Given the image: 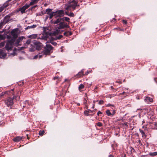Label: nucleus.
<instances>
[{
    "mask_svg": "<svg viewBox=\"0 0 157 157\" xmlns=\"http://www.w3.org/2000/svg\"><path fill=\"white\" fill-rule=\"evenodd\" d=\"M19 29L16 28L13 29L11 32V35L13 39L8 41L5 46L6 49L8 51L12 50L13 48L14 40L17 37Z\"/></svg>",
    "mask_w": 157,
    "mask_h": 157,
    "instance_id": "obj_1",
    "label": "nucleus"
},
{
    "mask_svg": "<svg viewBox=\"0 0 157 157\" xmlns=\"http://www.w3.org/2000/svg\"><path fill=\"white\" fill-rule=\"evenodd\" d=\"M77 2L75 0H70L68 2L67 6L66 7V10L71 11L72 10H75L77 6Z\"/></svg>",
    "mask_w": 157,
    "mask_h": 157,
    "instance_id": "obj_2",
    "label": "nucleus"
},
{
    "mask_svg": "<svg viewBox=\"0 0 157 157\" xmlns=\"http://www.w3.org/2000/svg\"><path fill=\"white\" fill-rule=\"evenodd\" d=\"M53 48L50 44H47L44 47V49L43 52H41L43 55H49L53 52Z\"/></svg>",
    "mask_w": 157,
    "mask_h": 157,
    "instance_id": "obj_3",
    "label": "nucleus"
},
{
    "mask_svg": "<svg viewBox=\"0 0 157 157\" xmlns=\"http://www.w3.org/2000/svg\"><path fill=\"white\" fill-rule=\"evenodd\" d=\"M68 25L64 22H60L58 28H56L53 32V34L56 35L60 32V29H64L65 27H67Z\"/></svg>",
    "mask_w": 157,
    "mask_h": 157,
    "instance_id": "obj_4",
    "label": "nucleus"
},
{
    "mask_svg": "<svg viewBox=\"0 0 157 157\" xmlns=\"http://www.w3.org/2000/svg\"><path fill=\"white\" fill-rule=\"evenodd\" d=\"M156 123L155 122L149 123L147 125V126L145 127V130L148 129L150 131L151 129H157Z\"/></svg>",
    "mask_w": 157,
    "mask_h": 157,
    "instance_id": "obj_5",
    "label": "nucleus"
},
{
    "mask_svg": "<svg viewBox=\"0 0 157 157\" xmlns=\"http://www.w3.org/2000/svg\"><path fill=\"white\" fill-rule=\"evenodd\" d=\"M54 12L56 17H61L64 15V11L63 10H58Z\"/></svg>",
    "mask_w": 157,
    "mask_h": 157,
    "instance_id": "obj_6",
    "label": "nucleus"
},
{
    "mask_svg": "<svg viewBox=\"0 0 157 157\" xmlns=\"http://www.w3.org/2000/svg\"><path fill=\"white\" fill-rule=\"evenodd\" d=\"M143 111H144L145 113H147V114L149 115H151L153 116L154 114V113L153 112V111L150 108H148L147 109H143L142 110Z\"/></svg>",
    "mask_w": 157,
    "mask_h": 157,
    "instance_id": "obj_7",
    "label": "nucleus"
},
{
    "mask_svg": "<svg viewBox=\"0 0 157 157\" xmlns=\"http://www.w3.org/2000/svg\"><path fill=\"white\" fill-rule=\"evenodd\" d=\"M25 37L23 36H21L19 37L18 39L16 40V41L15 43H14L13 45L15 44V45L16 46L20 45V42Z\"/></svg>",
    "mask_w": 157,
    "mask_h": 157,
    "instance_id": "obj_8",
    "label": "nucleus"
},
{
    "mask_svg": "<svg viewBox=\"0 0 157 157\" xmlns=\"http://www.w3.org/2000/svg\"><path fill=\"white\" fill-rule=\"evenodd\" d=\"M6 52L4 48L0 49V57L2 58H5L6 56Z\"/></svg>",
    "mask_w": 157,
    "mask_h": 157,
    "instance_id": "obj_9",
    "label": "nucleus"
},
{
    "mask_svg": "<svg viewBox=\"0 0 157 157\" xmlns=\"http://www.w3.org/2000/svg\"><path fill=\"white\" fill-rule=\"evenodd\" d=\"M29 6V5H28L26 4L22 8H20L19 10L22 13H24L25 12V10L28 8Z\"/></svg>",
    "mask_w": 157,
    "mask_h": 157,
    "instance_id": "obj_10",
    "label": "nucleus"
},
{
    "mask_svg": "<svg viewBox=\"0 0 157 157\" xmlns=\"http://www.w3.org/2000/svg\"><path fill=\"white\" fill-rule=\"evenodd\" d=\"M6 103L8 106L12 105L13 104V99L11 98H9L7 99Z\"/></svg>",
    "mask_w": 157,
    "mask_h": 157,
    "instance_id": "obj_11",
    "label": "nucleus"
},
{
    "mask_svg": "<svg viewBox=\"0 0 157 157\" xmlns=\"http://www.w3.org/2000/svg\"><path fill=\"white\" fill-rule=\"evenodd\" d=\"M44 33H45V35H44V36H42V38L43 39L47 40V38L49 37V36H50V33H48L47 32H44Z\"/></svg>",
    "mask_w": 157,
    "mask_h": 157,
    "instance_id": "obj_12",
    "label": "nucleus"
},
{
    "mask_svg": "<svg viewBox=\"0 0 157 157\" xmlns=\"http://www.w3.org/2000/svg\"><path fill=\"white\" fill-rule=\"evenodd\" d=\"M43 55L41 52L40 53H39V54L35 56L33 58V59H36L37 58L40 59L42 58Z\"/></svg>",
    "mask_w": 157,
    "mask_h": 157,
    "instance_id": "obj_13",
    "label": "nucleus"
},
{
    "mask_svg": "<svg viewBox=\"0 0 157 157\" xmlns=\"http://www.w3.org/2000/svg\"><path fill=\"white\" fill-rule=\"evenodd\" d=\"M36 49L38 50H40L41 49L42 44L39 43L35 45Z\"/></svg>",
    "mask_w": 157,
    "mask_h": 157,
    "instance_id": "obj_14",
    "label": "nucleus"
},
{
    "mask_svg": "<svg viewBox=\"0 0 157 157\" xmlns=\"http://www.w3.org/2000/svg\"><path fill=\"white\" fill-rule=\"evenodd\" d=\"M38 1V0H32L30 3V4L28 5H29L30 6H32L35 4L37 3Z\"/></svg>",
    "mask_w": 157,
    "mask_h": 157,
    "instance_id": "obj_15",
    "label": "nucleus"
},
{
    "mask_svg": "<svg viewBox=\"0 0 157 157\" xmlns=\"http://www.w3.org/2000/svg\"><path fill=\"white\" fill-rule=\"evenodd\" d=\"M83 70H82L81 71L78 73L76 75L77 77L79 78L81 77L82 76L84 75L83 74Z\"/></svg>",
    "mask_w": 157,
    "mask_h": 157,
    "instance_id": "obj_16",
    "label": "nucleus"
},
{
    "mask_svg": "<svg viewBox=\"0 0 157 157\" xmlns=\"http://www.w3.org/2000/svg\"><path fill=\"white\" fill-rule=\"evenodd\" d=\"M61 20V19L60 18H59L57 19L56 21L54 22L52 20L51 21L52 23H53L54 24H57L59 23L60 21Z\"/></svg>",
    "mask_w": 157,
    "mask_h": 157,
    "instance_id": "obj_17",
    "label": "nucleus"
},
{
    "mask_svg": "<svg viewBox=\"0 0 157 157\" xmlns=\"http://www.w3.org/2000/svg\"><path fill=\"white\" fill-rule=\"evenodd\" d=\"M145 100L147 102H152L153 99L149 97H147L146 98Z\"/></svg>",
    "mask_w": 157,
    "mask_h": 157,
    "instance_id": "obj_18",
    "label": "nucleus"
},
{
    "mask_svg": "<svg viewBox=\"0 0 157 157\" xmlns=\"http://www.w3.org/2000/svg\"><path fill=\"white\" fill-rule=\"evenodd\" d=\"M37 35V34H33L28 36V37L32 39H35L36 38Z\"/></svg>",
    "mask_w": 157,
    "mask_h": 157,
    "instance_id": "obj_19",
    "label": "nucleus"
},
{
    "mask_svg": "<svg viewBox=\"0 0 157 157\" xmlns=\"http://www.w3.org/2000/svg\"><path fill=\"white\" fill-rule=\"evenodd\" d=\"M92 111L90 110V109H87L85 110L84 112V113L86 116H89V113H92Z\"/></svg>",
    "mask_w": 157,
    "mask_h": 157,
    "instance_id": "obj_20",
    "label": "nucleus"
},
{
    "mask_svg": "<svg viewBox=\"0 0 157 157\" xmlns=\"http://www.w3.org/2000/svg\"><path fill=\"white\" fill-rule=\"evenodd\" d=\"M21 140V137L20 136L16 137L13 139V141L15 142H18Z\"/></svg>",
    "mask_w": 157,
    "mask_h": 157,
    "instance_id": "obj_21",
    "label": "nucleus"
},
{
    "mask_svg": "<svg viewBox=\"0 0 157 157\" xmlns=\"http://www.w3.org/2000/svg\"><path fill=\"white\" fill-rule=\"evenodd\" d=\"M36 25H32L31 26H28L27 28H25V29H33L36 28Z\"/></svg>",
    "mask_w": 157,
    "mask_h": 157,
    "instance_id": "obj_22",
    "label": "nucleus"
},
{
    "mask_svg": "<svg viewBox=\"0 0 157 157\" xmlns=\"http://www.w3.org/2000/svg\"><path fill=\"white\" fill-rule=\"evenodd\" d=\"M48 15L50 19H51L53 16H55V12H52Z\"/></svg>",
    "mask_w": 157,
    "mask_h": 157,
    "instance_id": "obj_23",
    "label": "nucleus"
},
{
    "mask_svg": "<svg viewBox=\"0 0 157 157\" xmlns=\"http://www.w3.org/2000/svg\"><path fill=\"white\" fill-rule=\"evenodd\" d=\"M24 104H25V105H22L23 107H27L26 106L27 105H29L30 104V103H29L28 101H26L24 102Z\"/></svg>",
    "mask_w": 157,
    "mask_h": 157,
    "instance_id": "obj_24",
    "label": "nucleus"
},
{
    "mask_svg": "<svg viewBox=\"0 0 157 157\" xmlns=\"http://www.w3.org/2000/svg\"><path fill=\"white\" fill-rule=\"evenodd\" d=\"M87 101L85 99H84L83 101V104L85 106V108L86 109L88 108V105L86 104Z\"/></svg>",
    "mask_w": 157,
    "mask_h": 157,
    "instance_id": "obj_25",
    "label": "nucleus"
},
{
    "mask_svg": "<svg viewBox=\"0 0 157 157\" xmlns=\"http://www.w3.org/2000/svg\"><path fill=\"white\" fill-rule=\"evenodd\" d=\"M52 9H47L46 10V13L49 15V13L52 12Z\"/></svg>",
    "mask_w": 157,
    "mask_h": 157,
    "instance_id": "obj_26",
    "label": "nucleus"
},
{
    "mask_svg": "<svg viewBox=\"0 0 157 157\" xmlns=\"http://www.w3.org/2000/svg\"><path fill=\"white\" fill-rule=\"evenodd\" d=\"M149 155L151 156H155L157 155V152H150L149 153Z\"/></svg>",
    "mask_w": 157,
    "mask_h": 157,
    "instance_id": "obj_27",
    "label": "nucleus"
},
{
    "mask_svg": "<svg viewBox=\"0 0 157 157\" xmlns=\"http://www.w3.org/2000/svg\"><path fill=\"white\" fill-rule=\"evenodd\" d=\"M84 86L83 84H81L78 87V89L80 91H81V90L84 88Z\"/></svg>",
    "mask_w": 157,
    "mask_h": 157,
    "instance_id": "obj_28",
    "label": "nucleus"
},
{
    "mask_svg": "<svg viewBox=\"0 0 157 157\" xmlns=\"http://www.w3.org/2000/svg\"><path fill=\"white\" fill-rule=\"evenodd\" d=\"M106 113L107 114L108 116H111L112 115V114L110 112L109 110H107L106 111Z\"/></svg>",
    "mask_w": 157,
    "mask_h": 157,
    "instance_id": "obj_29",
    "label": "nucleus"
},
{
    "mask_svg": "<svg viewBox=\"0 0 157 157\" xmlns=\"http://www.w3.org/2000/svg\"><path fill=\"white\" fill-rule=\"evenodd\" d=\"M6 6H3L0 7V13L2 11L5 7H6Z\"/></svg>",
    "mask_w": 157,
    "mask_h": 157,
    "instance_id": "obj_30",
    "label": "nucleus"
},
{
    "mask_svg": "<svg viewBox=\"0 0 157 157\" xmlns=\"http://www.w3.org/2000/svg\"><path fill=\"white\" fill-rule=\"evenodd\" d=\"M35 47H33L32 48H30L29 49V50L30 52H33L35 51Z\"/></svg>",
    "mask_w": 157,
    "mask_h": 157,
    "instance_id": "obj_31",
    "label": "nucleus"
},
{
    "mask_svg": "<svg viewBox=\"0 0 157 157\" xmlns=\"http://www.w3.org/2000/svg\"><path fill=\"white\" fill-rule=\"evenodd\" d=\"M54 79L55 80L57 79L58 81H60L61 80V78H60L59 77H58L55 76L54 78Z\"/></svg>",
    "mask_w": 157,
    "mask_h": 157,
    "instance_id": "obj_32",
    "label": "nucleus"
},
{
    "mask_svg": "<svg viewBox=\"0 0 157 157\" xmlns=\"http://www.w3.org/2000/svg\"><path fill=\"white\" fill-rule=\"evenodd\" d=\"M44 133V131H40L39 132V134L40 136H42Z\"/></svg>",
    "mask_w": 157,
    "mask_h": 157,
    "instance_id": "obj_33",
    "label": "nucleus"
},
{
    "mask_svg": "<svg viewBox=\"0 0 157 157\" xmlns=\"http://www.w3.org/2000/svg\"><path fill=\"white\" fill-rule=\"evenodd\" d=\"M64 19L65 21H66L67 22L69 21L70 19L69 18L67 17H64Z\"/></svg>",
    "mask_w": 157,
    "mask_h": 157,
    "instance_id": "obj_34",
    "label": "nucleus"
},
{
    "mask_svg": "<svg viewBox=\"0 0 157 157\" xmlns=\"http://www.w3.org/2000/svg\"><path fill=\"white\" fill-rule=\"evenodd\" d=\"M140 131L141 133L142 134V136H144L145 135V133L143 131L140 129Z\"/></svg>",
    "mask_w": 157,
    "mask_h": 157,
    "instance_id": "obj_35",
    "label": "nucleus"
},
{
    "mask_svg": "<svg viewBox=\"0 0 157 157\" xmlns=\"http://www.w3.org/2000/svg\"><path fill=\"white\" fill-rule=\"evenodd\" d=\"M68 16L71 17H73L74 16V15L72 13H69Z\"/></svg>",
    "mask_w": 157,
    "mask_h": 157,
    "instance_id": "obj_36",
    "label": "nucleus"
},
{
    "mask_svg": "<svg viewBox=\"0 0 157 157\" xmlns=\"http://www.w3.org/2000/svg\"><path fill=\"white\" fill-rule=\"evenodd\" d=\"M31 41V40H30V39L28 40H27L26 41V43L27 44H30Z\"/></svg>",
    "mask_w": 157,
    "mask_h": 157,
    "instance_id": "obj_37",
    "label": "nucleus"
},
{
    "mask_svg": "<svg viewBox=\"0 0 157 157\" xmlns=\"http://www.w3.org/2000/svg\"><path fill=\"white\" fill-rule=\"evenodd\" d=\"M10 56H14L16 54L14 52H13V53L9 54Z\"/></svg>",
    "mask_w": 157,
    "mask_h": 157,
    "instance_id": "obj_38",
    "label": "nucleus"
},
{
    "mask_svg": "<svg viewBox=\"0 0 157 157\" xmlns=\"http://www.w3.org/2000/svg\"><path fill=\"white\" fill-rule=\"evenodd\" d=\"M97 125L99 126H101L102 125V124L101 122H98L97 123Z\"/></svg>",
    "mask_w": 157,
    "mask_h": 157,
    "instance_id": "obj_39",
    "label": "nucleus"
},
{
    "mask_svg": "<svg viewBox=\"0 0 157 157\" xmlns=\"http://www.w3.org/2000/svg\"><path fill=\"white\" fill-rule=\"evenodd\" d=\"M103 102H104L102 100H101L99 102V105L102 104H103Z\"/></svg>",
    "mask_w": 157,
    "mask_h": 157,
    "instance_id": "obj_40",
    "label": "nucleus"
},
{
    "mask_svg": "<svg viewBox=\"0 0 157 157\" xmlns=\"http://www.w3.org/2000/svg\"><path fill=\"white\" fill-rule=\"evenodd\" d=\"M51 43L54 46H56L57 45V44L56 42H51Z\"/></svg>",
    "mask_w": 157,
    "mask_h": 157,
    "instance_id": "obj_41",
    "label": "nucleus"
},
{
    "mask_svg": "<svg viewBox=\"0 0 157 157\" xmlns=\"http://www.w3.org/2000/svg\"><path fill=\"white\" fill-rule=\"evenodd\" d=\"M91 72V71H86L85 73L84 74V75H88V74L89 73H90V72Z\"/></svg>",
    "mask_w": 157,
    "mask_h": 157,
    "instance_id": "obj_42",
    "label": "nucleus"
},
{
    "mask_svg": "<svg viewBox=\"0 0 157 157\" xmlns=\"http://www.w3.org/2000/svg\"><path fill=\"white\" fill-rule=\"evenodd\" d=\"M101 113L100 111H99L98 112L97 115L98 116H99L100 114H101Z\"/></svg>",
    "mask_w": 157,
    "mask_h": 157,
    "instance_id": "obj_43",
    "label": "nucleus"
},
{
    "mask_svg": "<svg viewBox=\"0 0 157 157\" xmlns=\"http://www.w3.org/2000/svg\"><path fill=\"white\" fill-rule=\"evenodd\" d=\"M6 93H7V92H5L4 93H2L1 94V96H2L4 95V94H5Z\"/></svg>",
    "mask_w": 157,
    "mask_h": 157,
    "instance_id": "obj_44",
    "label": "nucleus"
},
{
    "mask_svg": "<svg viewBox=\"0 0 157 157\" xmlns=\"http://www.w3.org/2000/svg\"><path fill=\"white\" fill-rule=\"evenodd\" d=\"M62 37V36L61 35L59 36L58 37V39H60Z\"/></svg>",
    "mask_w": 157,
    "mask_h": 157,
    "instance_id": "obj_45",
    "label": "nucleus"
},
{
    "mask_svg": "<svg viewBox=\"0 0 157 157\" xmlns=\"http://www.w3.org/2000/svg\"><path fill=\"white\" fill-rule=\"evenodd\" d=\"M113 106V105H111L110 104H108V105H106V106Z\"/></svg>",
    "mask_w": 157,
    "mask_h": 157,
    "instance_id": "obj_46",
    "label": "nucleus"
},
{
    "mask_svg": "<svg viewBox=\"0 0 157 157\" xmlns=\"http://www.w3.org/2000/svg\"><path fill=\"white\" fill-rule=\"evenodd\" d=\"M123 22L124 23V24H126L127 23V22L125 20H123Z\"/></svg>",
    "mask_w": 157,
    "mask_h": 157,
    "instance_id": "obj_47",
    "label": "nucleus"
},
{
    "mask_svg": "<svg viewBox=\"0 0 157 157\" xmlns=\"http://www.w3.org/2000/svg\"><path fill=\"white\" fill-rule=\"evenodd\" d=\"M138 142L139 143V144H141V141L140 140H138Z\"/></svg>",
    "mask_w": 157,
    "mask_h": 157,
    "instance_id": "obj_48",
    "label": "nucleus"
},
{
    "mask_svg": "<svg viewBox=\"0 0 157 157\" xmlns=\"http://www.w3.org/2000/svg\"><path fill=\"white\" fill-rule=\"evenodd\" d=\"M115 112L113 110L112 115H114L115 114Z\"/></svg>",
    "mask_w": 157,
    "mask_h": 157,
    "instance_id": "obj_49",
    "label": "nucleus"
},
{
    "mask_svg": "<svg viewBox=\"0 0 157 157\" xmlns=\"http://www.w3.org/2000/svg\"><path fill=\"white\" fill-rule=\"evenodd\" d=\"M65 13L67 15H68L69 13L67 11L65 12Z\"/></svg>",
    "mask_w": 157,
    "mask_h": 157,
    "instance_id": "obj_50",
    "label": "nucleus"
},
{
    "mask_svg": "<svg viewBox=\"0 0 157 157\" xmlns=\"http://www.w3.org/2000/svg\"><path fill=\"white\" fill-rule=\"evenodd\" d=\"M154 80L155 81V82L157 83V81L156 80V78H154Z\"/></svg>",
    "mask_w": 157,
    "mask_h": 157,
    "instance_id": "obj_51",
    "label": "nucleus"
},
{
    "mask_svg": "<svg viewBox=\"0 0 157 157\" xmlns=\"http://www.w3.org/2000/svg\"><path fill=\"white\" fill-rule=\"evenodd\" d=\"M142 157H147L146 155H142Z\"/></svg>",
    "mask_w": 157,
    "mask_h": 157,
    "instance_id": "obj_52",
    "label": "nucleus"
},
{
    "mask_svg": "<svg viewBox=\"0 0 157 157\" xmlns=\"http://www.w3.org/2000/svg\"><path fill=\"white\" fill-rule=\"evenodd\" d=\"M23 59V58L22 57H19V59L21 60L22 59Z\"/></svg>",
    "mask_w": 157,
    "mask_h": 157,
    "instance_id": "obj_53",
    "label": "nucleus"
},
{
    "mask_svg": "<svg viewBox=\"0 0 157 157\" xmlns=\"http://www.w3.org/2000/svg\"><path fill=\"white\" fill-rule=\"evenodd\" d=\"M61 20H63V21H64L65 20H64V17L62 18H61Z\"/></svg>",
    "mask_w": 157,
    "mask_h": 157,
    "instance_id": "obj_54",
    "label": "nucleus"
},
{
    "mask_svg": "<svg viewBox=\"0 0 157 157\" xmlns=\"http://www.w3.org/2000/svg\"><path fill=\"white\" fill-rule=\"evenodd\" d=\"M94 104H93V106H92V108L93 109L94 108Z\"/></svg>",
    "mask_w": 157,
    "mask_h": 157,
    "instance_id": "obj_55",
    "label": "nucleus"
},
{
    "mask_svg": "<svg viewBox=\"0 0 157 157\" xmlns=\"http://www.w3.org/2000/svg\"><path fill=\"white\" fill-rule=\"evenodd\" d=\"M124 93H125V92H124L122 93H121V94H122V95H123L124 94Z\"/></svg>",
    "mask_w": 157,
    "mask_h": 157,
    "instance_id": "obj_56",
    "label": "nucleus"
},
{
    "mask_svg": "<svg viewBox=\"0 0 157 157\" xmlns=\"http://www.w3.org/2000/svg\"><path fill=\"white\" fill-rule=\"evenodd\" d=\"M77 105H80V104L79 103H77Z\"/></svg>",
    "mask_w": 157,
    "mask_h": 157,
    "instance_id": "obj_57",
    "label": "nucleus"
},
{
    "mask_svg": "<svg viewBox=\"0 0 157 157\" xmlns=\"http://www.w3.org/2000/svg\"><path fill=\"white\" fill-rule=\"evenodd\" d=\"M36 6H33V7H32V9L33 8H34V7H36Z\"/></svg>",
    "mask_w": 157,
    "mask_h": 157,
    "instance_id": "obj_58",
    "label": "nucleus"
},
{
    "mask_svg": "<svg viewBox=\"0 0 157 157\" xmlns=\"http://www.w3.org/2000/svg\"><path fill=\"white\" fill-rule=\"evenodd\" d=\"M15 96H14L13 97V99H14L15 98Z\"/></svg>",
    "mask_w": 157,
    "mask_h": 157,
    "instance_id": "obj_59",
    "label": "nucleus"
},
{
    "mask_svg": "<svg viewBox=\"0 0 157 157\" xmlns=\"http://www.w3.org/2000/svg\"><path fill=\"white\" fill-rule=\"evenodd\" d=\"M1 44H2V46H3V45H4L3 43H2Z\"/></svg>",
    "mask_w": 157,
    "mask_h": 157,
    "instance_id": "obj_60",
    "label": "nucleus"
},
{
    "mask_svg": "<svg viewBox=\"0 0 157 157\" xmlns=\"http://www.w3.org/2000/svg\"><path fill=\"white\" fill-rule=\"evenodd\" d=\"M48 16H46V19H48Z\"/></svg>",
    "mask_w": 157,
    "mask_h": 157,
    "instance_id": "obj_61",
    "label": "nucleus"
},
{
    "mask_svg": "<svg viewBox=\"0 0 157 157\" xmlns=\"http://www.w3.org/2000/svg\"><path fill=\"white\" fill-rule=\"evenodd\" d=\"M113 20H114V21H115V20H116V19H115L114 18V19H113Z\"/></svg>",
    "mask_w": 157,
    "mask_h": 157,
    "instance_id": "obj_62",
    "label": "nucleus"
},
{
    "mask_svg": "<svg viewBox=\"0 0 157 157\" xmlns=\"http://www.w3.org/2000/svg\"><path fill=\"white\" fill-rule=\"evenodd\" d=\"M1 25H0V29H1Z\"/></svg>",
    "mask_w": 157,
    "mask_h": 157,
    "instance_id": "obj_63",
    "label": "nucleus"
},
{
    "mask_svg": "<svg viewBox=\"0 0 157 157\" xmlns=\"http://www.w3.org/2000/svg\"><path fill=\"white\" fill-rule=\"evenodd\" d=\"M144 121H143L142 122V124H143V123H144Z\"/></svg>",
    "mask_w": 157,
    "mask_h": 157,
    "instance_id": "obj_64",
    "label": "nucleus"
}]
</instances>
